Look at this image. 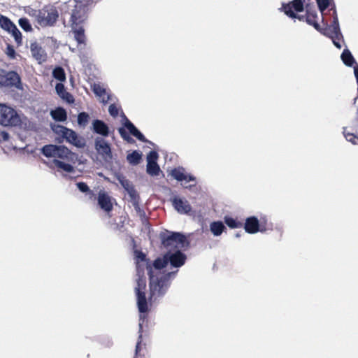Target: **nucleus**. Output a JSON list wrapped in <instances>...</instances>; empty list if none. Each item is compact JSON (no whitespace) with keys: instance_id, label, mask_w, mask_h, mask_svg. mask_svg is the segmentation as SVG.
<instances>
[{"instance_id":"f257e3e1","label":"nucleus","mask_w":358,"mask_h":358,"mask_svg":"<svg viewBox=\"0 0 358 358\" xmlns=\"http://www.w3.org/2000/svg\"><path fill=\"white\" fill-rule=\"evenodd\" d=\"M331 15L332 22L330 24L324 16L322 15V22L324 27L322 28L317 22V13L315 10H312L309 3L306 5V20L308 24L313 26L317 31L322 34L331 38L334 45L338 49L341 48V44L339 41H343V36L341 33L336 5L330 8L328 10Z\"/></svg>"},{"instance_id":"f03ea898","label":"nucleus","mask_w":358,"mask_h":358,"mask_svg":"<svg viewBox=\"0 0 358 358\" xmlns=\"http://www.w3.org/2000/svg\"><path fill=\"white\" fill-rule=\"evenodd\" d=\"M178 273V270L164 273L159 276H155L152 266H148V275L149 276L150 296L152 301L157 299L162 298L167 292L173 280Z\"/></svg>"},{"instance_id":"7ed1b4c3","label":"nucleus","mask_w":358,"mask_h":358,"mask_svg":"<svg viewBox=\"0 0 358 358\" xmlns=\"http://www.w3.org/2000/svg\"><path fill=\"white\" fill-rule=\"evenodd\" d=\"M74 3L70 18L72 29L80 26L87 20L94 0H74Z\"/></svg>"},{"instance_id":"20e7f679","label":"nucleus","mask_w":358,"mask_h":358,"mask_svg":"<svg viewBox=\"0 0 358 358\" xmlns=\"http://www.w3.org/2000/svg\"><path fill=\"white\" fill-rule=\"evenodd\" d=\"M122 127L118 129V132L124 141L129 143H134L135 141L130 136L132 135L141 142L154 145L152 142L145 137L143 134L126 117L124 113H122Z\"/></svg>"},{"instance_id":"39448f33","label":"nucleus","mask_w":358,"mask_h":358,"mask_svg":"<svg viewBox=\"0 0 358 358\" xmlns=\"http://www.w3.org/2000/svg\"><path fill=\"white\" fill-rule=\"evenodd\" d=\"M159 238L162 245L166 248L173 246L180 248H187L190 245V242L182 232L165 230L160 232Z\"/></svg>"},{"instance_id":"423d86ee","label":"nucleus","mask_w":358,"mask_h":358,"mask_svg":"<svg viewBox=\"0 0 358 358\" xmlns=\"http://www.w3.org/2000/svg\"><path fill=\"white\" fill-rule=\"evenodd\" d=\"M41 153L47 158L57 157L62 159H71L74 156L67 147L62 145L47 144L40 149Z\"/></svg>"},{"instance_id":"0eeeda50","label":"nucleus","mask_w":358,"mask_h":358,"mask_svg":"<svg viewBox=\"0 0 358 358\" xmlns=\"http://www.w3.org/2000/svg\"><path fill=\"white\" fill-rule=\"evenodd\" d=\"M137 275L138 279L136 280V287H135L137 307L139 313H145L149 310L145 292L146 279L144 275H141V273L139 275L137 273Z\"/></svg>"},{"instance_id":"6e6552de","label":"nucleus","mask_w":358,"mask_h":358,"mask_svg":"<svg viewBox=\"0 0 358 358\" xmlns=\"http://www.w3.org/2000/svg\"><path fill=\"white\" fill-rule=\"evenodd\" d=\"M21 124V119L13 108L0 103V124L5 127H16Z\"/></svg>"},{"instance_id":"1a4fd4ad","label":"nucleus","mask_w":358,"mask_h":358,"mask_svg":"<svg viewBox=\"0 0 358 358\" xmlns=\"http://www.w3.org/2000/svg\"><path fill=\"white\" fill-rule=\"evenodd\" d=\"M58 17L59 13L55 8L42 9L38 12L37 22L41 27H52L56 23Z\"/></svg>"},{"instance_id":"9d476101","label":"nucleus","mask_w":358,"mask_h":358,"mask_svg":"<svg viewBox=\"0 0 358 358\" xmlns=\"http://www.w3.org/2000/svg\"><path fill=\"white\" fill-rule=\"evenodd\" d=\"M166 255L170 268H176L178 271L185 264L187 260V255L179 248L175 250H168Z\"/></svg>"},{"instance_id":"9b49d317","label":"nucleus","mask_w":358,"mask_h":358,"mask_svg":"<svg viewBox=\"0 0 358 358\" xmlns=\"http://www.w3.org/2000/svg\"><path fill=\"white\" fill-rule=\"evenodd\" d=\"M94 149L106 160L112 159L113 153L110 144L104 138L100 136L95 138Z\"/></svg>"},{"instance_id":"f8f14e48","label":"nucleus","mask_w":358,"mask_h":358,"mask_svg":"<svg viewBox=\"0 0 358 358\" xmlns=\"http://www.w3.org/2000/svg\"><path fill=\"white\" fill-rule=\"evenodd\" d=\"M0 83L6 87H14L17 90L23 89L20 75L14 71H8L0 80Z\"/></svg>"},{"instance_id":"ddd939ff","label":"nucleus","mask_w":358,"mask_h":358,"mask_svg":"<svg viewBox=\"0 0 358 358\" xmlns=\"http://www.w3.org/2000/svg\"><path fill=\"white\" fill-rule=\"evenodd\" d=\"M170 175L178 182H196V177L186 172L182 166H178L171 171Z\"/></svg>"},{"instance_id":"4468645a","label":"nucleus","mask_w":358,"mask_h":358,"mask_svg":"<svg viewBox=\"0 0 358 358\" xmlns=\"http://www.w3.org/2000/svg\"><path fill=\"white\" fill-rule=\"evenodd\" d=\"M306 0H292L288 3H282L281 8H279L280 12H283L286 15L287 10H294L295 13H301L306 10Z\"/></svg>"},{"instance_id":"2eb2a0df","label":"nucleus","mask_w":358,"mask_h":358,"mask_svg":"<svg viewBox=\"0 0 358 358\" xmlns=\"http://www.w3.org/2000/svg\"><path fill=\"white\" fill-rule=\"evenodd\" d=\"M63 138H64L66 142L78 148H83L86 145L85 138L79 136L78 134L71 129H68V131L64 133Z\"/></svg>"},{"instance_id":"dca6fc26","label":"nucleus","mask_w":358,"mask_h":358,"mask_svg":"<svg viewBox=\"0 0 358 358\" xmlns=\"http://www.w3.org/2000/svg\"><path fill=\"white\" fill-rule=\"evenodd\" d=\"M91 130L94 134L101 136L102 138L108 137L110 135L108 125L101 120L95 119L92 122Z\"/></svg>"},{"instance_id":"f3484780","label":"nucleus","mask_w":358,"mask_h":358,"mask_svg":"<svg viewBox=\"0 0 358 358\" xmlns=\"http://www.w3.org/2000/svg\"><path fill=\"white\" fill-rule=\"evenodd\" d=\"M97 202L100 208L106 213L112 211L113 206L111 197L105 191L100 190L99 192Z\"/></svg>"},{"instance_id":"a211bd4d","label":"nucleus","mask_w":358,"mask_h":358,"mask_svg":"<svg viewBox=\"0 0 358 358\" xmlns=\"http://www.w3.org/2000/svg\"><path fill=\"white\" fill-rule=\"evenodd\" d=\"M171 202L175 210L180 214H187L192 210L190 204L186 199L175 196L171 199Z\"/></svg>"},{"instance_id":"6ab92c4d","label":"nucleus","mask_w":358,"mask_h":358,"mask_svg":"<svg viewBox=\"0 0 358 358\" xmlns=\"http://www.w3.org/2000/svg\"><path fill=\"white\" fill-rule=\"evenodd\" d=\"M244 229L245 232L255 234L261 232L260 222L256 216H250L245 219L244 223Z\"/></svg>"},{"instance_id":"aec40b11","label":"nucleus","mask_w":358,"mask_h":358,"mask_svg":"<svg viewBox=\"0 0 358 358\" xmlns=\"http://www.w3.org/2000/svg\"><path fill=\"white\" fill-rule=\"evenodd\" d=\"M30 51L32 57L37 60L39 64L46 61V52L37 42L35 41L31 43Z\"/></svg>"},{"instance_id":"412c9836","label":"nucleus","mask_w":358,"mask_h":358,"mask_svg":"<svg viewBox=\"0 0 358 358\" xmlns=\"http://www.w3.org/2000/svg\"><path fill=\"white\" fill-rule=\"evenodd\" d=\"M55 90L57 95L67 103H73L75 101L73 96L66 91L64 85L62 83H58L55 85Z\"/></svg>"},{"instance_id":"4be33fe9","label":"nucleus","mask_w":358,"mask_h":358,"mask_svg":"<svg viewBox=\"0 0 358 358\" xmlns=\"http://www.w3.org/2000/svg\"><path fill=\"white\" fill-rule=\"evenodd\" d=\"M135 259L136 264V272L140 275L141 263L145 264V268L148 271V266H152L150 261L147 258L146 254L141 250H135Z\"/></svg>"},{"instance_id":"5701e85b","label":"nucleus","mask_w":358,"mask_h":358,"mask_svg":"<svg viewBox=\"0 0 358 358\" xmlns=\"http://www.w3.org/2000/svg\"><path fill=\"white\" fill-rule=\"evenodd\" d=\"M50 116L56 122H65L68 117L66 110L60 106L51 110Z\"/></svg>"},{"instance_id":"b1692460","label":"nucleus","mask_w":358,"mask_h":358,"mask_svg":"<svg viewBox=\"0 0 358 358\" xmlns=\"http://www.w3.org/2000/svg\"><path fill=\"white\" fill-rule=\"evenodd\" d=\"M146 313H140V315H139L138 338V341H137V343L136 345V349H135L136 356L138 355V352L141 350V344L142 343V339H143V324L145 322V320L147 317Z\"/></svg>"},{"instance_id":"393cba45","label":"nucleus","mask_w":358,"mask_h":358,"mask_svg":"<svg viewBox=\"0 0 358 358\" xmlns=\"http://www.w3.org/2000/svg\"><path fill=\"white\" fill-rule=\"evenodd\" d=\"M341 59L343 64L349 67H354V66L356 65L357 64L356 60L354 58L352 52L348 48L343 50V52L341 55Z\"/></svg>"},{"instance_id":"a878e982","label":"nucleus","mask_w":358,"mask_h":358,"mask_svg":"<svg viewBox=\"0 0 358 358\" xmlns=\"http://www.w3.org/2000/svg\"><path fill=\"white\" fill-rule=\"evenodd\" d=\"M227 228L222 221H213L210 224V230L215 236H220Z\"/></svg>"},{"instance_id":"bb28decb","label":"nucleus","mask_w":358,"mask_h":358,"mask_svg":"<svg viewBox=\"0 0 358 358\" xmlns=\"http://www.w3.org/2000/svg\"><path fill=\"white\" fill-rule=\"evenodd\" d=\"M142 157V152L138 150H133L127 155V160L131 165L136 166L141 163Z\"/></svg>"},{"instance_id":"cd10ccee","label":"nucleus","mask_w":358,"mask_h":358,"mask_svg":"<svg viewBox=\"0 0 358 358\" xmlns=\"http://www.w3.org/2000/svg\"><path fill=\"white\" fill-rule=\"evenodd\" d=\"M151 266L152 269L154 268L156 270H161L166 268L168 266L166 252L162 255V257H157L151 264Z\"/></svg>"},{"instance_id":"c85d7f7f","label":"nucleus","mask_w":358,"mask_h":358,"mask_svg":"<svg viewBox=\"0 0 358 358\" xmlns=\"http://www.w3.org/2000/svg\"><path fill=\"white\" fill-rule=\"evenodd\" d=\"M72 31L74 34V38L78 43L79 45L85 44V35L84 28L82 26L75 27L74 29H72Z\"/></svg>"},{"instance_id":"c756f323","label":"nucleus","mask_w":358,"mask_h":358,"mask_svg":"<svg viewBox=\"0 0 358 358\" xmlns=\"http://www.w3.org/2000/svg\"><path fill=\"white\" fill-rule=\"evenodd\" d=\"M52 163L59 169L63 170L66 173H73L75 169L74 167L69 163H66L57 159H54Z\"/></svg>"},{"instance_id":"7c9ffc66","label":"nucleus","mask_w":358,"mask_h":358,"mask_svg":"<svg viewBox=\"0 0 358 358\" xmlns=\"http://www.w3.org/2000/svg\"><path fill=\"white\" fill-rule=\"evenodd\" d=\"M15 25L10 18L0 13V27L8 32Z\"/></svg>"},{"instance_id":"2f4dec72","label":"nucleus","mask_w":358,"mask_h":358,"mask_svg":"<svg viewBox=\"0 0 358 358\" xmlns=\"http://www.w3.org/2000/svg\"><path fill=\"white\" fill-rule=\"evenodd\" d=\"M315 1H316L317 7H318V10H320V12L322 16H324V15H326L325 11L329 6H331V8L334 6V4L335 5L334 3H331L330 0H315Z\"/></svg>"},{"instance_id":"473e14b6","label":"nucleus","mask_w":358,"mask_h":358,"mask_svg":"<svg viewBox=\"0 0 358 358\" xmlns=\"http://www.w3.org/2000/svg\"><path fill=\"white\" fill-rule=\"evenodd\" d=\"M52 77L62 82H64L66 80V73L64 71V69L60 66H57L53 70H52Z\"/></svg>"},{"instance_id":"72a5a7b5","label":"nucleus","mask_w":358,"mask_h":358,"mask_svg":"<svg viewBox=\"0 0 358 358\" xmlns=\"http://www.w3.org/2000/svg\"><path fill=\"white\" fill-rule=\"evenodd\" d=\"M90 120V115L85 111L80 112L78 115L77 122L79 127L85 128Z\"/></svg>"},{"instance_id":"f704fd0d","label":"nucleus","mask_w":358,"mask_h":358,"mask_svg":"<svg viewBox=\"0 0 358 358\" xmlns=\"http://www.w3.org/2000/svg\"><path fill=\"white\" fill-rule=\"evenodd\" d=\"M224 223L231 229H238L242 227V223L231 216L224 217Z\"/></svg>"},{"instance_id":"c9c22d12","label":"nucleus","mask_w":358,"mask_h":358,"mask_svg":"<svg viewBox=\"0 0 358 358\" xmlns=\"http://www.w3.org/2000/svg\"><path fill=\"white\" fill-rule=\"evenodd\" d=\"M12 35V36L14 38L15 43L17 45H21L22 43V36L20 31L18 29L16 25H14V27L8 32Z\"/></svg>"},{"instance_id":"e433bc0d","label":"nucleus","mask_w":358,"mask_h":358,"mask_svg":"<svg viewBox=\"0 0 358 358\" xmlns=\"http://www.w3.org/2000/svg\"><path fill=\"white\" fill-rule=\"evenodd\" d=\"M146 171L151 176H157L161 171L160 167L157 163L147 164Z\"/></svg>"},{"instance_id":"4c0bfd02","label":"nucleus","mask_w":358,"mask_h":358,"mask_svg":"<svg viewBox=\"0 0 358 358\" xmlns=\"http://www.w3.org/2000/svg\"><path fill=\"white\" fill-rule=\"evenodd\" d=\"M77 188L79 189L80 192L82 193H85L87 194H89L90 197L94 195V193L93 191H92L87 184L85 182H78L76 184Z\"/></svg>"},{"instance_id":"58836bf2","label":"nucleus","mask_w":358,"mask_h":358,"mask_svg":"<svg viewBox=\"0 0 358 358\" xmlns=\"http://www.w3.org/2000/svg\"><path fill=\"white\" fill-rule=\"evenodd\" d=\"M18 24L24 31L29 32L33 29L29 20L26 17L20 18Z\"/></svg>"},{"instance_id":"ea45409f","label":"nucleus","mask_w":358,"mask_h":358,"mask_svg":"<svg viewBox=\"0 0 358 358\" xmlns=\"http://www.w3.org/2000/svg\"><path fill=\"white\" fill-rule=\"evenodd\" d=\"M346 129V127H343V134L345 139L353 145H358V136L354 133L347 132Z\"/></svg>"},{"instance_id":"a19ab883","label":"nucleus","mask_w":358,"mask_h":358,"mask_svg":"<svg viewBox=\"0 0 358 358\" xmlns=\"http://www.w3.org/2000/svg\"><path fill=\"white\" fill-rule=\"evenodd\" d=\"M50 127L54 133L60 134L62 138L64 136V133H66V131H68V129H69L64 126L57 124L55 123L50 124Z\"/></svg>"},{"instance_id":"79ce46f5","label":"nucleus","mask_w":358,"mask_h":358,"mask_svg":"<svg viewBox=\"0 0 358 358\" xmlns=\"http://www.w3.org/2000/svg\"><path fill=\"white\" fill-rule=\"evenodd\" d=\"M115 178L118 180V182L120 183L122 187L124 189V190L127 189V188L131 185H132V183L128 179H127L125 176H124L121 173H117L115 175Z\"/></svg>"},{"instance_id":"37998d69","label":"nucleus","mask_w":358,"mask_h":358,"mask_svg":"<svg viewBox=\"0 0 358 358\" xmlns=\"http://www.w3.org/2000/svg\"><path fill=\"white\" fill-rule=\"evenodd\" d=\"M92 89L96 96L101 97L106 94V89L101 87L100 84L94 83L92 85Z\"/></svg>"},{"instance_id":"c03bdc74","label":"nucleus","mask_w":358,"mask_h":358,"mask_svg":"<svg viewBox=\"0 0 358 358\" xmlns=\"http://www.w3.org/2000/svg\"><path fill=\"white\" fill-rule=\"evenodd\" d=\"M158 158L159 155L157 152L155 150H151L147 155V164L157 163Z\"/></svg>"},{"instance_id":"a18cd8bd","label":"nucleus","mask_w":358,"mask_h":358,"mask_svg":"<svg viewBox=\"0 0 358 358\" xmlns=\"http://www.w3.org/2000/svg\"><path fill=\"white\" fill-rule=\"evenodd\" d=\"M287 16L292 19H298L300 21L306 20V13L305 15H299L294 10H287Z\"/></svg>"},{"instance_id":"49530a36","label":"nucleus","mask_w":358,"mask_h":358,"mask_svg":"<svg viewBox=\"0 0 358 358\" xmlns=\"http://www.w3.org/2000/svg\"><path fill=\"white\" fill-rule=\"evenodd\" d=\"M259 222H260L261 232H265L267 229V216L265 215H261Z\"/></svg>"},{"instance_id":"de8ad7c7","label":"nucleus","mask_w":358,"mask_h":358,"mask_svg":"<svg viewBox=\"0 0 358 358\" xmlns=\"http://www.w3.org/2000/svg\"><path fill=\"white\" fill-rule=\"evenodd\" d=\"M6 55L10 59H15L16 52L12 45L8 44L6 47Z\"/></svg>"},{"instance_id":"09e8293b","label":"nucleus","mask_w":358,"mask_h":358,"mask_svg":"<svg viewBox=\"0 0 358 358\" xmlns=\"http://www.w3.org/2000/svg\"><path fill=\"white\" fill-rule=\"evenodd\" d=\"M108 113L113 117H116L118 115V109L115 103L109 106Z\"/></svg>"},{"instance_id":"8fccbe9b","label":"nucleus","mask_w":358,"mask_h":358,"mask_svg":"<svg viewBox=\"0 0 358 358\" xmlns=\"http://www.w3.org/2000/svg\"><path fill=\"white\" fill-rule=\"evenodd\" d=\"M129 197L130 202L132 203V205H134V203H140L141 198L137 191L135 193L130 195Z\"/></svg>"},{"instance_id":"3c124183","label":"nucleus","mask_w":358,"mask_h":358,"mask_svg":"<svg viewBox=\"0 0 358 358\" xmlns=\"http://www.w3.org/2000/svg\"><path fill=\"white\" fill-rule=\"evenodd\" d=\"M143 224L145 225V226H150V223H149V221H148V217H147L146 214H145V212L143 210V212H141L139 215H138Z\"/></svg>"},{"instance_id":"603ef678","label":"nucleus","mask_w":358,"mask_h":358,"mask_svg":"<svg viewBox=\"0 0 358 358\" xmlns=\"http://www.w3.org/2000/svg\"><path fill=\"white\" fill-rule=\"evenodd\" d=\"M1 141L6 142L10 138V134L6 131H1L0 132Z\"/></svg>"},{"instance_id":"864d4df0","label":"nucleus","mask_w":358,"mask_h":358,"mask_svg":"<svg viewBox=\"0 0 358 358\" xmlns=\"http://www.w3.org/2000/svg\"><path fill=\"white\" fill-rule=\"evenodd\" d=\"M125 191L127 192L129 196L131 195L132 194L135 193L136 192V189H135L134 185H131L127 189H125Z\"/></svg>"},{"instance_id":"5fc2aeb1","label":"nucleus","mask_w":358,"mask_h":358,"mask_svg":"<svg viewBox=\"0 0 358 358\" xmlns=\"http://www.w3.org/2000/svg\"><path fill=\"white\" fill-rule=\"evenodd\" d=\"M28 10H26V12L29 13V15H34L36 16V17L37 18V14H38V12L39 10H34V9H32L30 7H28Z\"/></svg>"},{"instance_id":"6e6d98bb","label":"nucleus","mask_w":358,"mask_h":358,"mask_svg":"<svg viewBox=\"0 0 358 358\" xmlns=\"http://www.w3.org/2000/svg\"><path fill=\"white\" fill-rule=\"evenodd\" d=\"M136 213L138 214V215L141 213L143 212L144 210H143L141 207H140V203H134L133 205Z\"/></svg>"},{"instance_id":"4d7b16f0","label":"nucleus","mask_w":358,"mask_h":358,"mask_svg":"<svg viewBox=\"0 0 358 358\" xmlns=\"http://www.w3.org/2000/svg\"><path fill=\"white\" fill-rule=\"evenodd\" d=\"M353 104L355 106L357 105V117H355V122L358 123V96L354 99Z\"/></svg>"},{"instance_id":"13d9d810","label":"nucleus","mask_w":358,"mask_h":358,"mask_svg":"<svg viewBox=\"0 0 358 358\" xmlns=\"http://www.w3.org/2000/svg\"><path fill=\"white\" fill-rule=\"evenodd\" d=\"M110 100H111V101L113 100V95L110 94H107V99H105L104 98H103L102 103L103 104H106L108 102V101H110Z\"/></svg>"},{"instance_id":"bf43d9fd","label":"nucleus","mask_w":358,"mask_h":358,"mask_svg":"<svg viewBox=\"0 0 358 358\" xmlns=\"http://www.w3.org/2000/svg\"><path fill=\"white\" fill-rule=\"evenodd\" d=\"M145 268V263H141V275H144V268Z\"/></svg>"},{"instance_id":"052dcab7","label":"nucleus","mask_w":358,"mask_h":358,"mask_svg":"<svg viewBox=\"0 0 358 358\" xmlns=\"http://www.w3.org/2000/svg\"><path fill=\"white\" fill-rule=\"evenodd\" d=\"M43 164H46L49 168H52V165L50 163L47 162L46 161H43Z\"/></svg>"},{"instance_id":"680f3d73","label":"nucleus","mask_w":358,"mask_h":358,"mask_svg":"<svg viewBox=\"0 0 358 358\" xmlns=\"http://www.w3.org/2000/svg\"><path fill=\"white\" fill-rule=\"evenodd\" d=\"M240 236H241V234L240 233H236L235 234V237H236V238H239Z\"/></svg>"},{"instance_id":"e2e57ef3","label":"nucleus","mask_w":358,"mask_h":358,"mask_svg":"<svg viewBox=\"0 0 358 358\" xmlns=\"http://www.w3.org/2000/svg\"><path fill=\"white\" fill-rule=\"evenodd\" d=\"M134 358H136V357H134Z\"/></svg>"}]
</instances>
